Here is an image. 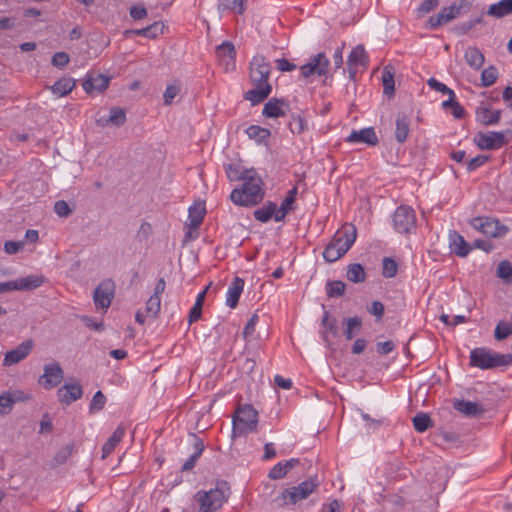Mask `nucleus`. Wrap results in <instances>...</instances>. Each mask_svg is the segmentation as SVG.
Masks as SVG:
<instances>
[{"label":"nucleus","mask_w":512,"mask_h":512,"mask_svg":"<svg viewBox=\"0 0 512 512\" xmlns=\"http://www.w3.org/2000/svg\"><path fill=\"white\" fill-rule=\"evenodd\" d=\"M272 71L270 62L263 55H256L249 64V80L252 89L244 93V99L252 105H257L269 97L272 86L269 77Z\"/></svg>","instance_id":"f257e3e1"},{"label":"nucleus","mask_w":512,"mask_h":512,"mask_svg":"<svg viewBox=\"0 0 512 512\" xmlns=\"http://www.w3.org/2000/svg\"><path fill=\"white\" fill-rule=\"evenodd\" d=\"M246 175L242 180V185L232 190L230 199L235 205L252 207L263 200L265 196L264 183L254 169H251Z\"/></svg>","instance_id":"f03ea898"},{"label":"nucleus","mask_w":512,"mask_h":512,"mask_svg":"<svg viewBox=\"0 0 512 512\" xmlns=\"http://www.w3.org/2000/svg\"><path fill=\"white\" fill-rule=\"evenodd\" d=\"M512 365V354H502L485 347H477L470 352V366L482 370Z\"/></svg>","instance_id":"7ed1b4c3"},{"label":"nucleus","mask_w":512,"mask_h":512,"mask_svg":"<svg viewBox=\"0 0 512 512\" xmlns=\"http://www.w3.org/2000/svg\"><path fill=\"white\" fill-rule=\"evenodd\" d=\"M230 493L226 482L218 483L208 491L200 490L195 494V500L199 503L198 512H215L228 500Z\"/></svg>","instance_id":"20e7f679"},{"label":"nucleus","mask_w":512,"mask_h":512,"mask_svg":"<svg viewBox=\"0 0 512 512\" xmlns=\"http://www.w3.org/2000/svg\"><path fill=\"white\" fill-rule=\"evenodd\" d=\"M258 412L250 404L240 405L232 419V436L247 435L257 430Z\"/></svg>","instance_id":"39448f33"},{"label":"nucleus","mask_w":512,"mask_h":512,"mask_svg":"<svg viewBox=\"0 0 512 512\" xmlns=\"http://www.w3.org/2000/svg\"><path fill=\"white\" fill-rule=\"evenodd\" d=\"M393 228L397 233L409 234L416 228V214L412 207L401 205L392 214Z\"/></svg>","instance_id":"423d86ee"},{"label":"nucleus","mask_w":512,"mask_h":512,"mask_svg":"<svg viewBox=\"0 0 512 512\" xmlns=\"http://www.w3.org/2000/svg\"><path fill=\"white\" fill-rule=\"evenodd\" d=\"M470 224L482 234L493 238L504 237L509 232V228L506 225L501 224L498 219L492 217H475L470 221Z\"/></svg>","instance_id":"0eeeda50"},{"label":"nucleus","mask_w":512,"mask_h":512,"mask_svg":"<svg viewBox=\"0 0 512 512\" xmlns=\"http://www.w3.org/2000/svg\"><path fill=\"white\" fill-rule=\"evenodd\" d=\"M45 281L42 275H28L11 281L0 282V293L10 291H30L40 287Z\"/></svg>","instance_id":"6e6552de"},{"label":"nucleus","mask_w":512,"mask_h":512,"mask_svg":"<svg viewBox=\"0 0 512 512\" xmlns=\"http://www.w3.org/2000/svg\"><path fill=\"white\" fill-rule=\"evenodd\" d=\"M115 284L111 279L102 281L94 290L93 300L97 308L107 310L114 298Z\"/></svg>","instance_id":"1a4fd4ad"},{"label":"nucleus","mask_w":512,"mask_h":512,"mask_svg":"<svg viewBox=\"0 0 512 512\" xmlns=\"http://www.w3.org/2000/svg\"><path fill=\"white\" fill-rule=\"evenodd\" d=\"M329 60L323 52L310 58L309 62L300 67L301 75L308 78L312 75L324 76L328 72Z\"/></svg>","instance_id":"9d476101"},{"label":"nucleus","mask_w":512,"mask_h":512,"mask_svg":"<svg viewBox=\"0 0 512 512\" xmlns=\"http://www.w3.org/2000/svg\"><path fill=\"white\" fill-rule=\"evenodd\" d=\"M474 141L482 150H495L502 147L505 143V135L503 132L490 131L487 133H478Z\"/></svg>","instance_id":"9b49d317"},{"label":"nucleus","mask_w":512,"mask_h":512,"mask_svg":"<svg viewBox=\"0 0 512 512\" xmlns=\"http://www.w3.org/2000/svg\"><path fill=\"white\" fill-rule=\"evenodd\" d=\"M357 237V229L352 224L343 225L333 236L332 242L336 247L345 249V254L354 244Z\"/></svg>","instance_id":"f8f14e48"},{"label":"nucleus","mask_w":512,"mask_h":512,"mask_svg":"<svg viewBox=\"0 0 512 512\" xmlns=\"http://www.w3.org/2000/svg\"><path fill=\"white\" fill-rule=\"evenodd\" d=\"M215 53L219 64L224 67L225 71L235 69L236 51L234 45L231 42L225 41L218 45L216 47Z\"/></svg>","instance_id":"ddd939ff"},{"label":"nucleus","mask_w":512,"mask_h":512,"mask_svg":"<svg viewBox=\"0 0 512 512\" xmlns=\"http://www.w3.org/2000/svg\"><path fill=\"white\" fill-rule=\"evenodd\" d=\"M63 379V369L59 363L54 362L44 366V374L40 382L45 389H51L61 383Z\"/></svg>","instance_id":"4468645a"},{"label":"nucleus","mask_w":512,"mask_h":512,"mask_svg":"<svg viewBox=\"0 0 512 512\" xmlns=\"http://www.w3.org/2000/svg\"><path fill=\"white\" fill-rule=\"evenodd\" d=\"M290 110V104L283 98H271L263 107L262 115L266 118L283 117Z\"/></svg>","instance_id":"2eb2a0df"},{"label":"nucleus","mask_w":512,"mask_h":512,"mask_svg":"<svg viewBox=\"0 0 512 512\" xmlns=\"http://www.w3.org/2000/svg\"><path fill=\"white\" fill-rule=\"evenodd\" d=\"M57 395L60 402L69 405L82 397L83 389L79 383H67L58 389Z\"/></svg>","instance_id":"dca6fc26"},{"label":"nucleus","mask_w":512,"mask_h":512,"mask_svg":"<svg viewBox=\"0 0 512 512\" xmlns=\"http://www.w3.org/2000/svg\"><path fill=\"white\" fill-rule=\"evenodd\" d=\"M33 343L31 340H27L19 344L15 349L8 351L5 354L3 364L10 366L16 364L26 358L32 350Z\"/></svg>","instance_id":"f3484780"},{"label":"nucleus","mask_w":512,"mask_h":512,"mask_svg":"<svg viewBox=\"0 0 512 512\" xmlns=\"http://www.w3.org/2000/svg\"><path fill=\"white\" fill-rule=\"evenodd\" d=\"M349 143H363L368 145H376L378 137L373 127H367L360 130H353L346 138Z\"/></svg>","instance_id":"a211bd4d"},{"label":"nucleus","mask_w":512,"mask_h":512,"mask_svg":"<svg viewBox=\"0 0 512 512\" xmlns=\"http://www.w3.org/2000/svg\"><path fill=\"white\" fill-rule=\"evenodd\" d=\"M191 445L193 452L190 457L183 463L181 467L182 472H190L195 466L204 451V443L196 434H191Z\"/></svg>","instance_id":"6ab92c4d"},{"label":"nucleus","mask_w":512,"mask_h":512,"mask_svg":"<svg viewBox=\"0 0 512 512\" xmlns=\"http://www.w3.org/2000/svg\"><path fill=\"white\" fill-rule=\"evenodd\" d=\"M244 285L245 282L242 278L238 276L233 278L226 293V305L229 308L234 309L237 307Z\"/></svg>","instance_id":"aec40b11"},{"label":"nucleus","mask_w":512,"mask_h":512,"mask_svg":"<svg viewBox=\"0 0 512 512\" xmlns=\"http://www.w3.org/2000/svg\"><path fill=\"white\" fill-rule=\"evenodd\" d=\"M449 247L451 252L459 257H466L471 251V246L455 230L449 233Z\"/></svg>","instance_id":"412c9836"},{"label":"nucleus","mask_w":512,"mask_h":512,"mask_svg":"<svg viewBox=\"0 0 512 512\" xmlns=\"http://www.w3.org/2000/svg\"><path fill=\"white\" fill-rule=\"evenodd\" d=\"M501 110H491L487 105L476 109V119L485 126L495 125L500 121Z\"/></svg>","instance_id":"4be33fe9"},{"label":"nucleus","mask_w":512,"mask_h":512,"mask_svg":"<svg viewBox=\"0 0 512 512\" xmlns=\"http://www.w3.org/2000/svg\"><path fill=\"white\" fill-rule=\"evenodd\" d=\"M164 28L165 26L162 22L156 21L144 28L127 30L125 31V35L142 36L149 39H155L159 35L163 34Z\"/></svg>","instance_id":"5701e85b"},{"label":"nucleus","mask_w":512,"mask_h":512,"mask_svg":"<svg viewBox=\"0 0 512 512\" xmlns=\"http://www.w3.org/2000/svg\"><path fill=\"white\" fill-rule=\"evenodd\" d=\"M453 407L467 417H476L485 412V409L480 404L468 400H456L453 403Z\"/></svg>","instance_id":"b1692460"},{"label":"nucleus","mask_w":512,"mask_h":512,"mask_svg":"<svg viewBox=\"0 0 512 512\" xmlns=\"http://www.w3.org/2000/svg\"><path fill=\"white\" fill-rule=\"evenodd\" d=\"M395 138L398 143H404L410 133V118L403 112L396 115L395 120Z\"/></svg>","instance_id":"393cba45"},{"label":"nucleus","mask_w":512,"mask_h":512,"mask_svg":"<svg viewBox=\"0 0 512 512\" xmlns=\"http://www.w3.org/2000/svg\"><path fill=\"white\" fill-rule=\"evenodd\" d=\"M321 325L324 327V330L321 332L322 339L328 346H330L331 341L329 336L331 335L335 337L338 335V321L336 318L330 317V313L325 310Z\"/></svg>","instance_id":"a878e982"},{"label":"nucleus","mask_w":512,"mask_h":512,"mask_svg":"<svg viewBox=\"0 0 512 512\" xmlns=\"http://www.w3.org/2000/svg\"><path fill=\"white\" fill-rule=\"evenodd\" d=\"M248 0H218L217 10L220 14L232 12L242 15L247 8Z\"/></svg>","instance_id":"bb28decb"},{"label":"nucleus","mask_w":512,"mask_h":512,"mask_svg":"<svg viewBox=\"0 0 512 512\" xmlns=\"http://www.w3.org/2000/svg\"><path fill=\"white\" fill-rule=\"evenodd\" d=\"M126 121V113L124 109L118 107H112L110 109L109 117H101L97 120L99 126H122Z\"/></svg>","instance_id":"cd10ccee"},{"label":"nucleus","mask_w":512,"mask_h":512,"mask_svg":"<svg viewBox=\"0 0 512 512\" xmlns=\"http://www.w3.org/2000/svg\"><path fill=\"white\" fill-rule=\"evenodd\" d=\"M110 79L102 74H97L95 76H89L83 82V89L87 93L102 92L108 88Z\"/></svg>","instance_id":"c85d7f7f"},{"label":"nucleus","mask_w":512,"mask_h":512,"mask_svg":"<svg viewBox=\"0 0 512 512\" xmlns=\"http://www.w3.org/2000/svg\"><path fill=\"white\" fill-rule=\"evenodd\" d=\"M126 433V427L120 424L102 447V459L107 458L120 443Z\"/></svg>","instance_id":"c756f323"},{"label":"nucleus","mask_w":512,"mask_h":512,"mask_svg":"<svg viewBox=\"0 0 512 512\" xmlns=\"http://www.w3.org/2000/svg\"><path fill=\"white\" fill-rule=\"evenodd\" d=\"M298 189L296 186L292 187L283 199L280 207H278V213L276 214L275 221H283L286 215L293 209V204L296 200Z\"/></svg>","instance_id":"7c9ffc66"},{"label":"nucleus","mask_w":512,"mask_h":512,"mask_svg":"<svg viewBox=\"0 0 512 512\" xmlns=\"http://www.w3.org/2000/svg\"><path fill=\"white\" fill-rule=\"evenodd\" d=\"M278 213V206L273 201H267L262 207L254 210L253 216L256 220L267 223L272 218L275 220L276 214Z\"/></svg>","instance_id":"2f4dec72"},{"label":"nucleus","mask_w":512,"mask_h":512,"mask_svg":"<svg viewBox=\"0 0 512 512\" xmlns=\"http://www.w3.org/2000/svg\"><path fill=\"white\" fill-rule=\"evenodd\" d=\"M367 54L362 45L354 47L348 56V66L351 70L353 67H366L367 66Z\"/></svg>","instance_id":"473e14b6"},{"label":"nucleus","mask_w":512,"mask_h":512,"mask_svg":"<svg viewBox=\"0 0 512 512\" xmlns=\"http://www.w3.org/2000/svg\"><path fill=\"white\" fill-rule=\"evenodd\" d=\"M245 133L250 139L254 140L258 145H266L271 135L269 129L263 128L258 125H250L246 128Z\"/></svg>","instance_id":"72a5a7b5"},{"label":"nucleus","mask_w":512,"mask_h":512,"mask_svg":"<svg viewBox=\"0 0 512 512\" xmlns=\"http://www.w3.org/2000/svg\"><path fill=\"white\" fill-rule=\"evenodd\" d=\"M206 210L201 204L192 205L188 210V227L190 229H197L203 222Z\"/></svg>","instance_id":"f704fd0d"},{"label":"nucleus","mask_w":512,"mask_h":512,"mask_svg":"<svg viewBox=\"0 0 512 512\" xmlns=\"http://www.w3.org/2000/svg\"><path fill=\"white\" fill-rule=\"evenodd\" d=\"M298 496L292 487L285 488L273 499V502L279 507L292 506L300 502Z\"/></svg>","instance_id":"c9c22d12"},{"label":"nucleus","mask_w":512,"mask_h":512,"mask_svg":"<svg viewBox=\"0 0 512 512\" xmlns=\"http://www.w3.org/2000/svg\"><path fill=\"white\" fill-rule=\"evenodd\" d=\"M318 482L316 479H308L302 481L296 486H292V490H294L298 496V499L304 500L307 499L318 487Z\"/></svg>","instance_id":"e433bc0d"},{"label":"nucleus","mask_w":512,"mask_h":512,"mask_svg":"<svg viewBox=\"0 0 512 512\" xmlns=\"http://www.w3.org/2000/svg\"><path fill=\"white\" fill-rule=\"evenodd\" d=\"M383 93L391 98L395 93L394 70L390 66H385L382 72Z\"/></svg>","instance_id":"4c0bfd02"},{"label":"nucleus","mask_w":512,"mask_h":512,"mask_svg":"<svg viewBox=\"0 0 512 512\" xmlns=\"http://www.w3.org/2000/svg\"><path fill=\"white\" fill-rule=\"evenodd\" d=\"M512 13V0H500L490 5L487 14L501 18Z\"/></svg>","instance_id":"58836bf2"},{"label":"nucleus","mask_w":512,"mask_h":512,"mask_svg":"<svg viewBox=\"0 0 512 512\" xmlns=\"http://www.w3.org/2000/svg\"><path fill=\"white\" fill-rule=\"evenodd\" d=\"M75 87V81L72 78H61L55 82L51 87V91L58 97H63L69 94Z\"/></svg>","instance_id":"ea45409f"},{"label":"nucleus","mask_w":512,"mask_h":512,"mask_svg":"<svg viewBox=\"0 0 512 512\" xmlns=\"http://www.w3.org/2000/svg\"><path fill=\"white\" fill-rule=\"evenodd\" d=\"M451 21V15H449L446 8L443 7L438 14L429 17V19L426 22V27L435 30L440 26L445 25Z\"/></svg>","instance_id":"a19ab883"},{"label":"nucleus","mask_w":512,"mask_h":512,"mask_svg":"<svg viewBox=\"0 0 512 512\" xmlns=\"http://www.w3.org/2000/svg\"><path fill=\"white\" fill-rule=\"evenodd\" d=\"M346 277L353 283H362L366 279L364 267L359 263L349 264L347 266Z\"/></svg>","instance_id":"79ce46f5"},{"label":"nucleus","mask_w":512,"mask_h":512,"mask_svg":"<svg viewBox=\"0 0 512 512\" xmlns=\"http://www.w3.org/2000/svg\"><path fill=\"white\" fill-rule=\"evenodd\" d=\"M466 62L475 69H479L484 64L485 58L482 52L476 47H469L465 51Z\"/></svg>","instance_id":"37998d69"},{"label":"nucleus","mask_w":512,"mask_h":512,"mask_svg":"<svg viewBox=\"0 0 512 512\" xmlns=\"http://www.w3.org/2000/svg\"><path fill=\"white\" fill-rule=\"evenodd\" d=\"M249 171L251 169H243L237 164L230 163L225 165V172L230 181H242Z\"/></svg>","instance_id":"c03bdc74"},{"label":"nucleus","mask_w":512,"mask_h":512,"mask_svg":"<svg viewBox=\"0 0 512 512\" xmlns=\"http://www.w3.org/2000/svg\"><path fill=\"white\" fill-rule=\"evenodd\" d=\"M343 323L346 324L344 335L347 340L353 339L355 333L362 327V320L357 316L345 318Z\"/></svg>","instance_id":"a18cd8bd"},{"label":"nucleus","mask_w":512,"mask_h":512,"mask_svg":"<svg viewBox=\"0 0 512 512\" xmlns=\"http://www.w3.org/2000/svg\"><path fill=\"white\" fill-rule=\"evenodd\" d=\"M413 426L417 432L423 433L433 426V422L427 413L420 412L413 417Z\"/></svg>","instance_id":"49530a36"},{"label":"nucleus","mask_w":512,"mask_h":512,"mask_svg":"<svg viewBox=\"0 0 512 512\" xmlns=\"http://www.w3.org/2000/svg\"><path fill=\"white\" fill-rule=\"evenodd\" d=\"M345 255V249H339L334 245L332 241L325 247L323 251V258L325 261L332 263L340 259L342 256Z\"/></svg>","instance_id":"de8ad7c7"},{"label":"nucleus","mask_w":512,"mask_h":512,"mask_svg":"<svg viewBox=\"0 0 512 512\" xmlns=\"http://www.w3.org/2000/svg\"><path fill=\"white\" fill-rule=\"evenodd\" d=\"M288 126L293 134H301L308 129L307 121L298 114L291 115Z\"/></svg>","instance_id":"09e8293b"},{"label":"nucleus","mask_w":512,"mask_h":512,"mask_svg":"<svg viewBox=\"0 0 512 512\" xmlns=\"http://www.w3.org/2000/svg\"><path fill=\"white\" fill-rule=\"evenodd\" d=\"M346 284L340 280L328 281L326 283V294L328 297H340L344 294Z\"/></svg>","instance_id":"8fccbe9b"},{"label":"nucleus","mask_w":512,"mask_h":512,"mask_svg":"<svg viewBox=\"0 0 512 512\" xmlns=\"http://www.w3.org/2000/svg\"><path fill=\"white\" fill-rule=\"evenodd\" d=\"M512 334V323L507 321H500L495 328L494 337L496 340L501 341L508 338Z\"/></svg>","instance_id":"3c124183"},{"label":"nucleus","mask_w":512,"mask_h":512,"mask_svg":"<svg viewBox=\"0 0 512 512\" xmlns=\"http://www.w3.org/2000/svg\"><path fill=\"white\" fill-rule=\"evenodd\" d=\"M498 78V70L494 66H489L481 73V82L484 87L493 85Z\"/></svg>","instance_id":"603ef678"},{"label":"nucleus","mask_w":512,"mask_h":512,"mask_svg":"<svg viewBox=\"0 0 512 512\" xmlns=\"http://www.w3.org/2000/svg\"><path fill=\"white\" fill-rule=\"evenodd\" d=\"M161 307V298L151 295L146 302V313L151 318H156Z\"/></svg>","instance_id":"864d4df0"},{"label":"nucleus","mask_w":512,"mask_h":512,"mask_svg":"<svg viewBox=\"0 0 512 512\" xmlns=\"http://www.w3.org/2000/svg\"><path fill=\"white\" fill-rule=\"evenodd\" d=\"M398 266L395 260L385 257L382 262V274L386 278H392L397 274Z\"/></svg>","instance_id":"5fc2aeb1"},{"label":"nucleus","mask_w":512,"mask_h":512,"mask_svg":"<svg viewBox=\"0 0 512 512\" xmlns=\"http://www.w3.org/2000/svg\"><path fill=\"white\" fill-rule=\"evenodd\" d=\"M497 276L506 282H510L512 278V265L507 260H502L497 267Z\"/></svg>","instance_id":"6e6d98bb"},{"label":"nucleus","mask_w":512,"mask_h":512,"mask_svg":"<svg viewBox=\"0 0 512 512\" xmlns=\"http://www.w3.org/2000/svg\"><path fill=\"white\" fill-rule=\"evenodd\" d=\"M180 86L178 84L172 83L167 85L164 93L163 100L165 105H170L174 98L179 94Z\"/></svg>","instance_id":"4d7b16f0"},{"label":"nucleus","mask_w":512,"mask_h":512,"mask_svg":"<svg viewBox=\"0 0 512 512\" xmlns=\"http://www.w3.org/2000/svg\"><path fill=\"white\" fill-rule=\"evenodd\" d=\"M490 160V156L488 155H477L476 157L470 159L466 163V169L468 172H473L483 166L486 162Z\"/></svg>","instance_id":"13d9d810"},{"label":"nucleus","mask_w":512,"mask_h":512,"mask_svg":"<svg viewBox=\"0 0 512 512\" xmlns=\"http://www.w3.org/2000/svg\"><path fill=\"white\" fill-rule=\"evenodd\" d=\"M14 406V402L9 392H4L0 395V414H8Z\"/></svg>","instance_id":"bf43d9fd"},{"label":"nucleus","mask_w":512,"mask_h":512,"mask_svg":"<svg viewBox=\"0 0 512 512\" xmlns=\"http://www.w3.org/2000/svg\"><path fill=\"white\" fill-rule=\"evenodd\" d=\"M427 84L429 87L437 92H440L442 94H447L448 96H455V93L452 89L447 87L444 83L439 82L435 78H430L427 81Z\"/></svg>","instance_id":"052dcab7"},{"label":"nucleus","mask_w":512,"mask_h":512,"mask_svg":"<svg viewBox=\"0 0 512 512\" xmlns=\"http://www.w3.org/2000/svg\"><path fill=\"white\" fill-rule=\"evenodd\" d=\"M106 403V397L101 391H97L90 402L89 411H99L103 409Z\"/></svg>","instance_id":"680f3d73"},{"label":"nucleus","mask_w":512,"mask_h":512,"mask_svg":"<svg viewBox=\"0 0 512 512\" xmlns=\"http://www.w3.org/2000/svg\"><path fill=\"white\" fill-rule=\"evenodd\" d=\"M73 450V445L69 444L57 451L54 456V460L57 464H63L67 461V459L71 456Z\"/></svg>","instance_id":"e2e57ef3"},{"label":"nucleus","mask_w":512,"mask_h":512,"mask_svg":"<svg viewBox=\"0 0 512 512\" xmlns=\"http://www.w3.org/2000/svg\"><path fill=\"white\" fill-rule=\"evenodd\" d=\"M258 321H259V316H258V314L254 313L243 329L242 335H243L244 339L247 340V339H249V337H251L253 335Z\"/></svg>","instance_id":"0e129e2a"},{"label":"nucleus","mask_w":512,"mask_h":512,"mask_svg":"<svg viewBox=\"0 0 512 512\" xmlns=\"http://www.w3.org/2000/svg\"><path fill=\"white\" fill-rule=\"evenodd\" d=\"M69 55L66 52H57L52 57V65L57 68H64L69 63Z\"/></svg>","instance_id":"69168bd1"},{"label":"nucleus","mask_w":512,"mask_h":512,"mask_svg":"<svg viewBox=\"0 0 512 512\" xmlns=\"http://www.w3.org/2000/svg\"><path fill=\"white\" fill-rule=\"evenodd\" d=\"M367 309H368V312L370 314L374 315L377 320L382 319V317L384 315V311H385L384 304L377 300L372 301L370 306Z\"/></svg>","instance_id":"338daca9"},{"label":"nucleus","mask_w":512,"mask_h":512,"mask_svg":"<svg viewBox=\"0 0 512 512\" xmlns=\"http://www.w3.org/2000/svg\"><path fill=\"white\" fill-rule=\"evenodd\" d=\"M287 474L282 462H278L273 468L270 469L268 477L273 480L282 479Z\"/></svg>","instance_id":"774afa93"}]
</instances>
